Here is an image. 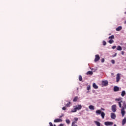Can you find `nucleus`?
Instances as JSON below:
<instances>
[{
	"mask_svg": "<svg viewBox=\"0 0 126 126\" xmlns=\"http://www.w3.org/2000/svg\"><path fill=\"white\" fill-rule=\"evenodd\" d=\"M89 108L90 109V110H94V106H93V105H90L89 106Z\"/></svg>",
	"mask_w": 126,
	"mask_h": 126,
	"instance_id": "aec40b11",
	"label": "nucleus"
},
{
	"mask_svg": "<svg viewBox=\"0 0 126 126\" xmlns=\"http://www.w3.org/2000/svg\"><path fill=\"white\" fill-rule=\"evenodd\" d=\"M114 91L115 92H118V91H120V88L118 86H115L114 87Z\"/></svg>",
	"mask_w": 126,
	"mask_h": 126,
	"instance_id": "6e6552de",
	"label": "nucleus"
},
{
	"mask_svg": "<svg viewBox=\"0 0 126 126\" xmlns=\"http://www.w3.org/2000/svg\"><path fill=\"white\" fill-rule=\"evenodd\" d=\"M126 124V118L125 117V118L122 121V126H125Z\"/></svg>",
	"mask_w": 126,
	"mask_h": 126,
	"instance_id": "f8f14e48",
	"label": "nucleus"
},
{
	"mask_svg": "<svg viewBox=\"0 0 126 126\" xmlns=\"http://www.w3.org/2000/svg\"><path fill=\"white\" fill-rule=\"evenodd\" d=\"M95 57V58L94 59V62H98V61L100 60V56H99V55H96Z\"/></svg>",
	"mask_w": 126,
	"mask_h": 126,
	"instance_id": "423d86ee",
	"label": "nucleus"
},
{
	"mask_svg": "<svg viewBox=\"0 0 126 126\" xmlns=\"http://www.w3.org/2000/svg\"><path fill=\"white\" fill-rule=\"evenodd\" d=\"M102 86H108V81H102Z\"/></svg>",
	"mask_w": 126,
	"mask_h": 126,
	"instance_id": "20e7f679",
	"label": "nucleus"
},
{
	"mask_svg": "<svg viewBox=\"0 0 126 126\" xmlns=\"http://www.w3.org/2000/svg\"><path fill=\"white\" fill-rule=\"evenodd\" d=\"M119 107L122 108L121 109V114L122 117H125V115H126V101H123L121 100L118 102Z\"/></svg>",
	"mask_w": 126,
	"mask_h": 126,
	"instance_id": "f257e3e1",
	"label": "nucleus"
},
{
	"mask_svg": "<svg viewBox=\"0 0 126 126\" xmlns=\"http://www.w3.org/2000/svg\"><path fill=\"white\" fill-rule=\"evenodd\" d=\"M102 43H103V46H106L107 45V42L106 41H105V40L103 41Z\"/></svg>",
	"mask_w": 126,
	"mask_h": 126,
	"instance_id": "a878e982",
	"label": "nucleus"
},
{
	"mask_svg": "<svg viewBox=\"0 0 126 126\" xmlns=\"http://www.w3.org/2000/svg\"><path fill=\"white\" fill-rule=\"evenodd\" d=\"M90 89H91V88L90 87V86H88L87 87V90H88V91H89V90H90Z\"/></svg>",
	"mask_w": 126,
	"mask_h": 126,
	"instance_id": "c85d7f7f",
	"label": "nucleus"
},
{
	"mask_svg": "<svg viewBox=\"0 0 126 126\" xmlns=\"http://www.w3.org/2000/svg\"><path fill=\"white\" fill-rule=\"evenodd\" d=\"M111 110H112V112H113L114 113H115V112H116L117 111V105L116 104L112 105V107H111Z\"/></svg>",
	"mask_w": 126,
	"mask_h": 126,
	"instance_id": "7ed1b4c3",
	"label": "nucleus"
},
{
	"mask_svg": "<svg viewBox=\"0 0 126 126\" xmlns=\"http://www.w3.org/2000/svg\"><path fill=\"white\" fill-rule=\"evenodd\" d=\"M121 54L122 55H124V54H125V52L124 51H122Z\"/></svg>",
	"mask_w": 126,
	"mask_h": 126,
	"instance_id": "4c0bfd02",
	"label": "nucleus"
},
{
	"mask_svg": "<svg viewBox=\"0 0 126 126\" xmlns=\"http://www.w3.org/2000/svg\"><path fill=\"white\" fill-rule=\"evenodd\" d=\"M77 109H76V107H74L73 109L71 111V113H75L77 112Z\"/></svg>",
	"mask_w": 126,
	"mask_h": 126,
	"instance_id": "a211bd4d",
	"label": "nucleus"
},
{
	"mask_svg": "<svg viewBox=\"0 0 126 126\" xmlns=\"http://www.w3.org/2000/svg\"><path fill=\"white\" fill-rule=\"evenodd\" d=\"M79 80L80 81H82V76L81 75L79 76Z\"/></svg>",
	"mask_w": 126,
	"mask_h": 126,
	"instance_id": "393cba45",
	"label": "nucleus"
},
{
	"mask_svg": "<svg viewBox=\"0 0 126 126\" xmlns=\"http://www.w3.org/2000/svg\"><path fill=\"white\" fill-rule=\"evenodd\" d=\"M54 126H56V125H54Z\"/></svg>",
	"mask_w": 126,
	"mask_h": 126,
	"instance_id": "37998d69",
	"label": "nucleus"
},
{
	"mask_svg": "<svg viewBox=\"0 0 126 126\" xmlns=\"http://www.w3.org/2000/svg\"><path fill=\"white\" fill-rule=\"evenodd\" d=\"M65 122L66 124H70V121H69V120L68 119L66 120Z\"/></svg>",
	"mask_w": 126,
	"mask_h": 126,
	"instance_id": "cd10ccee",
	"label": "nucleus"
},
{
	"mask_svg": "<svg viewBox=\"0 0 126 126\" xmlns=\"http://www.w3.org/2000/svg\"><path fill=\"white\" fill-rule=\"evenodd\" d=\"M75 124H76V122H73L72 123V126H77V125Z\"/></svg>",
	"mask_w": 126,
	"mask_h": 126,
	"instance_id": "b1692460",
	"label": "nucleus"
},
{
	"mask_svg": "<svg viewBox=\"0 0 126 126\" xmlns=\"http://www.w3.org/2000/svg\"><path fill=\"white\" fill-rule=\"evenodd\" d=\"M104 62H105V59H104V58H103V59L101 60V63H104Z\"/></svg>",
	"mask_w": 126,
	"mask_h": 126,
	"instance_id": "f704fd0d",
	"label": "nucleus"
},
{
	"mask_svg": "<svg viewBox=\"0 0 126 126\" xmlns=\"http://www.w3.org/2000/svg\"><path fill=\"white\" fill-rule=\"evenodd\" d=\"M114 126H117V125H114Z\"/></svg>",
	"mask_w": 126,
	"mask_h": 126,
	"instance_id": "a19ab883",
	"label": "nucleus"
},
{
	"mask_svg": "<svg viewBox=\"0 0 126 126\" xmlns=\"http://www.w3.org/2000/svg\"><path fill=\"white\" fill-rule=\"evenodd\" d=\"M93 87L94 89H98V86L95 83L93 84Z\"/></svg>",
	"mask_w": 126,
	"mask_h": 126,
	"instance_id": "ddd939ff",
	"label": "nucleus"
},
{
	"mask_svg": "<svg viewBox=\"0 0 126 126\" xmlns=\"http://www.w3.org/2000/svg\"><path fill=\"white\" fill-rule=\"evenodd\" d=\"M122 29H123V28L121 26H119L116 28V31H121Z\"/></svg>",
	"mask_w": 126,
	"mask_h": 126,
	"instance_id": "dca6fc26",
	"label": "nucleus"
},
{
	"mask_svg": "<svg viewBox=\"0 0 126 126\" xmlns=\"http://www.w3.org/2000/svg\"><path fill=\"white\" fill-rule=\"evenodd\" d=\"M114 40L113 39H110V40L108 41V43L109 44H113V43H114Z\"/></svg>",
	"mask_w": 126,
	"mask_h": 126,
	"instance_id": "5701e85b",
	"label": "nucleus"
},
{
	"mask_svg": "<svg viewBox=\"0 0 126 126\" xmlns=\"http://www.w3.org/2000/svg\"><path fill=\"white\" fill-rule=\"evenodd\" d=\"M62 110H63V111H65V110H66V107H63L62 108Z\"/></svg>",
	"mask_w": 126,
	"mask_h": 126,
	"instance_id": "2f4dec72",
	"label": "nucleus"
},
{
	"mask_svg": "<svg viewBox=\"0 0 126 126\" xmlns=\"http://www.w3.org/2000/svg\"><path fill=\"white\" fill-rule=\"evenodd\" d=\"M105 126H111V125H113V122H105L104 123Z\"/></svg>",
	"mask_w": 126,
	"mask_h": 126,
	"instance_id": "1a4fd4ad",
	"label": "nucleus"
},
{
	"mask_svg": "<svg viewBox=\"0 0 126 126\" xmlns=\"http://www.w3.org/2000/svg\"><path fill=\"white\" fill-rule=\"evenodd\" d=\"M49 125L50 126H53V124L52 123V122L49 123Z\"/></svg>",
	"mask_w": 126,
	"mask_h": 126,
	"instance_id": "c9c22d12",
	"label": "nucleus"
},
{
	"mask_svg": "<svg viewBox=\"0 0 126 126\" xmlns=\"http://www.w3.org/2000/svg\"><path fill=\"white\" fill-rule=\"evenodd\" d=\"M125 14H126V12H125Z\"/></svg>",
	"mask_w": 126,
	"mask_h": 126,
	"instance_id": "79ce46f5",
	"label": "nucleus"
},
{
	"mask_svg": "<svg viewBox=\"0 0 126 126\" xmlns=\"http://www.w3.org/2000/svg\"><path fill=\"white\" fill-rule=\"evenodd\" d=\"M122 100V97H119L118 98H116L115 101H121Z\"/></svg>",
	"mask_w": 126,
	"mask_h": 126,
	"instance_id": "bb28decb",
	"label": "nucleus"
},
{
	"mask_svg": "<svg viewBox=\"0 0 126 126\" xmlns=\"http://www.w3.org/2000/svg\"><path fill=\"white\" fill-rule=\"evenodd\" d=\"M101 110H102V111H105V109L102 108H101Z\"/></svg>",
	"mask_w": 126,
	"mask_h": 126,
	"instance_id": "ea45409f",
	"label": "nucleus"
},
{
	"mask_svg": "<svg viewBox=\"0 0 126 126\" xmlns=\"http://www.w3.org/2000/svg\"><path fill=\"white\" fill-rule=\"evenodd\" d=\"M87 75H92L93 72L92 71H89L87 72Z\"/></svg>",
	"mask_w": 126,
	"mask_h": 126,
	"instance_id": "4468645a",
	"label": "nucleus"
},
{
	"mask_svg": "<svg viewBox=\"0 0 126 126\" xmlns=\"http://www.w3.org/2000/svg\"><path fill=\"white\" fill-rule=\"evenodd\" d=\"M77 100H78V96H75L74 98L73 101V102H76V101H77Z\"/></svg>",
	"mask_w": 126,
	"mask_h": 126,
	"instance_id": "4be33fe9",
	"label": "nucleus"
},
{
	"mask_svg": "<svg viewBox=\"0 0 126 126\" xmlns=\"http://www.w3.org/2000/svg\"><path fill=\"white\" fill-rule=\"evenodd\" d=\"M74 122H76V123H77V121H78V118H74Z\"/></svg>",
	"mask_w": 126,
	"mask_h": 126,
	"instance_id": "7c9ffc66",
	"label": "nucleus"
},
{
	"mask_svg": "<svg viewBox=\"0 0 126 126\" xmlns=\"http://www.w3.org/2000/svg\"><path fill=\"white\" fill-rule=\"evenodd\" d=\"M125 23H126V21L125 22Z\"/></svg>",
	"mask_w": 126,
	"mask_h": 126,
	"instance_id": "49530a36",
	"label": "nucleus"
},
{
	"mask_svg": "<svg viewBox=\"0 0 126 126\" xmlns=\"http://www.w3.org/2000/svg\"><path fill=\"white\" fill-rule=\"evenodd\" d=\"M95 114L96 115H101L102 119H105V113L102 111H101L100 110H97L95 111Z\"/></svg>",
	"mask_w": 126,
	"mask_h": 126,
	"instance_id": "f03ea898",
	"label": "nucleus"
},
{
	"mask_svg": "<svg viewBox=\"0 0 126 126\" xmlns=\"http://www.w3.org/2000/svg\"><path fill=\"white\" fill-rule=\"evenodd\" d=\"M111 119L115 120V119H116V114L114 113H111Z\"/></svg>",
	"mask_w": 126,
	"mask_h": 126,
	"instance_id": "9d476101",
	"label": "nucleus"
},
{
	"mask_svg": "<svg viewBox=\"0 0 126 126\" xmlns=\"http://www.w3.org/2000/svg\"><path fill=\"white\" fill-rule=\"evenodd\" d=\"M108 39H110V40H112V39H115V35H112L111 36L108 37Z\"/></svg>",
	"mask_w": 126,
	"mask_h": 126,
	"instance_id": "412c9836",
	"label": "nucleus"
},
{
	"mask_svg": "<svg viewBox=\"0 0 126 126\" xmlns=\"http://www.w3.org/2000/svg\"><path fill=\"white\" fill-rule=\"evenodd\" d=\"M54 123H61V122H63V120L61 119H57L54 120Z\"/></svg>",
	"mask_w": 126,
	"mask_h": 126,
	"instance_id": "9b49d317",
	"label": "nucleus"
},
{
	"mask_svg": "<svg viewBox=\"0 0 126 126\" xmlns=\"http://www.w3.org/2000/svg\"><path fill=\"white\" fill-rule=\"evenodd\" d=\"M120 79H121V76L120 73H118L116 75V82H119L120 81Z\"/></svg>",
	"mask_w": 126,
	"mask_h": 126,
	"instance_id": "39448f33",
	"label": "nucleus"
},
{
	"mask_svg": "<svg viewBox=\"0 0 126 126\" xmlns=\"http://www.w3.org/2000/svg\"><path fill=\"white\" fill-rule=\"evenodd\" d=\"M70 104H71L70 102H69L68 103L66 104V107H69Z\"/></svg>",
	"mask_w": 126,
	"mask_h": 126,
	"instance_id": "c756f323",
	"label": "nucleus"
},
{
	"mask_svg": "<svg viewBox=\"0 0 126 126\" xmlns=\"http://www.w3.org/2000/svg\"><path fill=\"white\" fill-rule=\"evenodd\" d=\"M88 92H87V93H88Z\"/></svg>",
	"mask_w": 126,
	"mask_h": 126,
	"instance_id": "a18cd8bd",
	"label": "nucleus"
},
{
	"mask_svg": "<svg viewBox=\"0 0 126 126\" xmlns=\"http://www.w3.org/2000/svg\"><path fill=\"white\" fill-rule=\"evenodd\" d=\"M59 126H63V124H61L59 125Z\"/></svg>",
	"mask_w": 126,
	"mask_h": 126,
	"instance_id": "58836bf2",
	"label": "nucleus"
},
{
	"mask_svg": "<svg viewBox=\"0 0 126 126\" xmlns=\"http://www.w3.org/2000/svg\"><path fill=\"white\" fill-rule=\"evenodd\" d=\"M111 63H113V64H115V60H111Z\"/></svg>",
	"mask_w": 126,
	"mask_h": 126,
	"instance_id": "473e14b6",
	"label": "nucleus"
},
{
	"mask_svg": "<svg viewBox=\"0 0 126 126\" xmlns=\"http://www.w3.org/2000/svg\"><path fill=\"white\" fill-rule=\"evenodd\" d=\"M74 108H76V110H81L82 108V106H81V105H78L74 106Z\"/></svg>",
	"mask_w": 126,
	"mask_h": 126,
	"instance_id": "0eeeda50",
	"label": "nucleus"
},
{
	"mask_svg": "<svg viewBox=\"0 0 126 126\" xmlns=\"http://www.w3.org/2000/svg\"><path fill=\"white\" fill-rule=\"evenodd\" d=\"M63 114H62V116H60V117H59V118H63Z\"/></svg>",
	"mask_w": 126,
	"mask_h": 126,
	"instance_id": "e433bc0d",
	"label": "nucleus"
},
{
	"mask_svg": "<svg viewBox=\"0 0 126 126\" xmlns=\"http://www.w3.org/2000/svg\"><path fill=\"white\" fill-rule=\"evenodd\" d=\"M125 95H126V91H123L121 94V96H122V97H125Z\"/></svg>",
	"mask_w": 126,
	"mask_h": 126,
	"instance_id": "6ab92c4d",
	"label": "nucleus"
},
{
	"mask_svg": "<svg viewBox=\"0 0 126 126\" xmlns=\"http://www.w3.org/2000/svg\"><path fill=\"white\" fill-rule=\"evenodd\" d=\"M117 51H122L123 50V48L121 46H117Z\"/></svg>",
	"mask_w": 126,
	"mask_h": 126,
	"instance_id": "f3484780",
	"label": "nucleus"
},
{
	"mask_svg": "<svg viewBox=\"0 0 126 126\" xmlns=\"http://www.w3.org/2000/svg\"><path fill=\"white\" fill-rule=\"evenodd\" d=\"M117 48V46H113L112 47V49H116Z\"/></svg>",
	"mask_w": 126,
	"mask_h": 126,
	"instance_id": "72a5a7b5",
	"label": "nucleus"
},
{
	"mask_svg": "<svg viewBox=\"0 0 126 126\" xmlns=\"http://www.w3.org/2000/svg\"><path fill=\"white\" fill-rule=\"evenodd\" d=\"M94 123H95L97 126H101V123H100V122L98 121H94Z\"/></svg>",
	"mask_w": 126,
	"mask_h": 126,
	"instance_id": "2eb2a0df",
	"label": "nucleus"
},
{
	"mask_svg": "<svg viewBox=\"0 0 126 126\" xmlns=\"http://www.w3.org/2000/svg\"><path fill=\"white\" fill-rule=\"evenodd\" d=\"M115 57H116V54L115 55Z\"/></svg>",
	"mask_w": 126,
	"mask_h": 126,
	"instance_id": "c03bdc74",
	"label": "nucleus"
}]
</instances>
